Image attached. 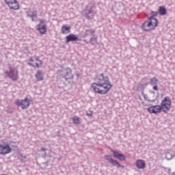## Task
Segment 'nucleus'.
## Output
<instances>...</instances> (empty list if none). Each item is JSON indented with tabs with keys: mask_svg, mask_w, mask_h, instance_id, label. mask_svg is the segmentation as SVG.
<instances>
[{
	"mask_svg": "<svg viewBox=\"0 0 175 175\" xmlns=\"http://www.w3.org/2000/svg\"><path fill=\"white\" fill-rule=\"evenodd\" d=\"M96 83H93L91 85L92 88L96 94L100 95H105L110 90H111V83L109 80V77L101 73L96 78Z\"/></svg>",
	"mask_w": 175,
	"mask_h": 175,
	"instance_id": "nucleus-1",
	"label": "nucleus"
},
{
	"mask_svg": "<svg viewBox=\"0 0 175 175\" xmlns=\"http://www.w3.org/2000/svg\"><path fill=\"white\" fill-rule=\"evenodd\" d=\"M158 25V19H151L146 21L142 25V29L146 32L155 29V27Z\"/></svg>",
	"mask_w": 175,
	"mask_h": 175,
	"instance_id": "nucleus-2",
	"label": "nucleus"
},
{
	"mask_svg": "<svg viewBox=\"0 0 175 175\" xmlns=\"http://www.w3.org/2000/svg\"><path fill=\"white\" fill-rule=\"evenodd\" d=\"M95 14H96L95 5L92 3H89L85 10V16L90 20V18H93Z\"/></svg>",
	"mask_w": 175,
	"mask_h": 175,
	"instance_id": "nucleus-3",
	"label": "nucleus"
},
{
	"mask_svg": "<svg viewBox=\"0 0 175 175\" xmlns=\"http://www.w3.org/2000/svg\"><path fill=\"white\" fill-rule=\"evenodd\" d=\"M57 74L59 77H62V79H65L66 81H68V80L70 79L72 69L69 67L62 68L61 70H57Z\"/></svg>",
	"mask_w": 175,
	"mask_h": 175,
	"instance_id": "nucleus-4",
	"label": "nucleus"
},
{
	"mask_svg": "<svg viewBox=\"0 0 175 175\" xmlns=\"http://www.w3.org/2000/svg\"><path fill=\"white\" fill-rule=\"evenodd\" d=\"M5 75H7L8 77L11 79L13 81H16L18 80V71L15 68H10V71H5Z\"/></svg>",
	"mask_w": 175,
	"mask_h": 175,
	"instance_id": "nucleus-5",
	"label": "nucleus"
},
{
	"mask_svg": "<svg viewBox=\"0 0 175 175\" xmlns=\"http://www.w3.org/2000/svg\"><path fill=\"white\" fill-rule=\"evenodd\" d=\"M15 103L16 105L21 107L23 110H25L27 107H29L30 105L29 99H28V98H25L24 100L16 99Z\"/></svg>",
	"mask_w": 175,
	"mask_h": 175,
	"instance_id": "nucleus-6",
	"label": "nucleus"
},
{
	"mask_svg": "<svg viewBox=\"0 0 175 175\" xmlns=\"http://www.w3.org/2000/svg\"><path fill=\"white\" fill-rule=\"evenodd\" d=\"M161 109H163V111H167L170 110V107L172 106V100H170V98L169 96H166L162 100L161 103Z\"/></svg>",
	"mask_w": 175,
	"mask_h": 175,
	"instance_id": "nucleus-7",
	"label": "nucleus"
},
{
	"mask_svg": "<svg viewBox=\"0 0 175 175\" xmlns=\"http://www.w3.org/2000/svg\"><path fill=\"white\" fill-rule=\"evenodd\" d=\"M104 159H105V161H107L109 163H111V165H112L113 166L124 168V165L120 164L119 162L116 160H114L111 155L105 154L104 156Z\"/></svg>",
	"mask_w": 175,
	"mask_h": 175,
	"instance_id": "nucleus-8",
	"label": "nucleus"
},
{
	"mask_svg": "<svg viewBox=\"0 0 175 175\" xmlns=\"http://www.w3.org/2000/svg\"><path fill=\"white\" fill-rule=\"evenodd\" d=\"M12 152V148L9 144H0V155H6Z\"/></svg>",
	"mask_w": 175,
	"mask_h": 175,
	"instance_id": "nucleus-9",
	"label": "nucleus"
},
{
	"mask_svg": "<svg viewBox=\"0 0 175 175\" xmlns=\"http://www.w3.org/2000/svg\"><path fill=\"white\" fill-rule=\"evenodd\" d=\"M4 1L6 5H8V8L12 10H18V9H20L17 0H4Z\"/></svg>",
	"mask_w": 175,
	"mask_h": 175,
	"instance_id": "nucleus-10",
	"label": "nucleus"
},
{
	"mask_svg": "<svg viewBox=\"0 0 175 175\" xmlns=\"http://www.w3.org/2000/svg\"><path fill=\"white\" fill-rule=\"evenodd\" d=\"M44 24V20L40 19V23L37 25V31L41 34L44 35L47 32V27Z\"/></svg>",
	"mask_w": 175,
	"mask_h": 175,
	"instance_id": "nucleus-11",
	"label": "nucleus"
},
{
	"mask_svg": "<svg viewBox=\"0 0 175 175\" xmlns=\"http://www.w3.org/2000/svg\"><path fill=\"white\" fill-rule=\"evenodd\" d=\"M161 110H163V109L160 105L151 106L148 108V111L150 114H157L158 113H161Z\"/></svg>",
	"mask_w": 175,
	"mask_h": 175,
	"instance_id": "nucleus-12",
	"label": "nucleus"
},
{
	"mask_svg": "<svg viewBox=\"0 0 175 175\" xmlns=\"http://www.w3.org/2000/svg\"><path fill=\"white\" fill-rule=\"evenodd\" d=\"M81 39L79 38V36L75 34H70L66 37V43H69V42H80Z\"/></svg>",
	"mask_w": 175,
	"mask_h": 175,
	"instance_id": "nucleus-13",
	"label": "nucleus"
},
{
	"mask_svg": "<svg viewBox=\"0 0 175 175\" xmlns=\"http://www.w3.org/2000/svg\"><path fill=\"white\" fill-rule=\"evenodd\" d=\"M135 165L138 169H144L146 167V162L142 159L137 160Z\"/></svg>",
	"mask_w": 175,
	"mask_h": 175,
	"instance_id": "nucleus-14",
	"label": "nucleus"
},
{
	"mask_svg": "<svg viewBox=\"0 0 175 175\" xmlns=\"http://www.w3.org/2000/svg\"><path fill=\"white\" fill-rule=\"evenodd\" d=\"M70 26L68 25H63L62 27V33L66 34L70 33Z\"/></svg>",
	"mask_w": 175,
	"mask_h": 175,
	"instance_id": "nucleus-15",
	"label": "nucleus"
},
{
	"mask_svg": "<svg viewBox=\"0 0 175 175\" xmlns=\"http://www.w3.org/2000/svg\"><path fill=\"white\" fill-rule=\"evenodd\" d=\"M90 44L94 45L98 43V36L96 35H93L92 37L90 39Z\"/></svg>",
	"mask_w": 175,
	"mask_h": 175,
	"instance_id": "nucleus-16",
	"label": "nucleus"
},
{
	"mask_svg": "<svg viewBox=\"0 0 175 175\" xmlns=\"http://www.w3.org/2000/svg\"><path fill=\"white\" fill-rule=\"evenodd\" d=\"M36 77L38 81H42L43 80V72L42 71H38L36 74Z\"/></svg>",
	"mask_w": 175,
	"mask_h": 175,
	"instance_id": "nucleus-17",
	"label": "nucleus"
},
{
	"mask_svg": "<svg viewBox=\"0 0 175 175\" xmlns=\"http://www.w3.org/2000/svg\"><path fill=\"white\" fill-rule=\"evenodd\" d=\"M95 30L94 29H86L85 31V36H90V35H95Z\"/></svg>",
	"mask_w": 175,
	"mask_h": 175,
	"instance_id": "nucleus-18",
	"label": "nucleus"
},
{
	"mask_svg": "<svg viewBox=\"0 0 175 175\" xmlns=\"http://www.w3.org/2000/svg\"><path fill=\"white\" fill-rule=\"evenodd\" d=\"M159 81L157 77H153L150 79V85H158Z\"/></svg>",
	"mask_w": 175,
	"mask_h": 175,
	"instance_id": "nucleus-19",
	"label": "nucleus"
},
{
	"mask_svg": "<svg viewBox=\"0 0 175 175\" xmlns=\"http://www.w3.org/2000/svg\"><path fill=\"white\" fill-rule=\"evenodd\" d=\"M32 14L31 16H30V18H31V21H35V20H36V18H38V11L36 10H33L31 12Z\"/></svg>",
	"mask_w": 175,
	"mask_h": 175,
	"instance_id": "nucleus-20",
	"label": "nucleus"
},
{
	"mask_svg": "<svg viewBox=\"0 0 175 175\" xmlns=\"http://www.w3.org/2000/svg\"><path fill=\"white\" fill-rule=\"evenodd\" d=\"M29 61H31V62H33L34 61H38L39 64L42 66L43 65V62L40 59H39V57L36 56L35 57H31L29 59Z\"/></svg>",
	"mask_w": 175,
	"mask_h": 175,
	"instance_id": "nucleus-21",
	"label": "nucleus"
},
{
	"mask_svg": "<svg viewBox=\"0 0 175 175\" xmlns=\"http://www.w3.org/2000/svg\"><path fill=\"white\" fill-rule=\"evenodd\" d=\"M158 16V12H151V16L148 17V20H157L154 17H157Z\"/></svg>",
	"mask_w": 175,
	"mask_h": 175,
	"instance_id": "nucleus-22",
	"label": "nucleus"
},
{
	"mask_svg": "<svg viewBox=\"0 0 175 175\" xmlns=\"http://www.w3.org/2000/svg\"><path fill=\"white\" fill-rule=\"evenodd\" d=\"M159 14H161V16H165V14H166V8H165V7H160Z\"/></svg>",
	"mask_w": 175,
	"mask_h": 175,
	"instance_id": "nucleus-23",
	"label": "nucleus"
},
{
	"mask_svg": "<svg viewBox=\"0 0 175 175\" xmlns=\"http://www.w3.org/2000/svg\"><path fill=\"white\" fill-rule=\"evenodd\" d=\"M72 122L74 124H76L77 125H79L80 124V118L77 116H74L72 118Z\"/></svg>",
	"mask_w": 175,
	"mask_h": 175,
	"instance_id": "nucleus-24",
	"label": "nucleus"
},
{
	"mask_svg": "<svg viewBox=\"0 0 175 175\" xmlns=\"http://www.w3.org/2000/svg\"><path fill=\"white\" fill-rule=\"evenodd\" d=\"M111 152L113 154V158H116V159H118V157L120 155H121V153L116 151V150H111Z\"/></svg>",
	"mask_w": 175,
	"mask_h": 175,
	"instance_id": "nucleus-25",
	"label": "nucleus"
},
{
	"mask_svg": "<svg viewBox=\"0 0 175 175\" xmlns=\"http://www.w3.org/2000/svg\"><path fill=\"white\" fill-rule=\"evenodd\" d=\"M111 152L113 154V158H116V159H118V157L120 155H121V153L116 151V150H111Z\"/></svg>",
	"mask_w": 175,
	"mask_h": 175,
	"instance_id": "nucleus-26",
	"label": "nucleus"
},
{
	"mask_svg": "<svg viewBox=\"0 0 175 175\" xmlns=\"http://www.w3.org/2000/svg\"><path fill=\"white\" fill-rule=\"evenodd\" d=\"M126 158V157L124 154L120 153V155L118 157V159H119L120 161H125Z\"/></svg>",
	"mask_w": 175,
	"mask_h": 175,
	"instance_id": "nucleus-27",
	"label": "nucleus"
},
{
	"mask_svg": "<svg viewBox=\"0 0 175 175\" xmlns=\"http://www.w3.org/2000/svg\"><path fill=\"white\" fill-rule=\"evenodd\" d=\"M170 155V153H167L165 154V157H166V159L169 161L170 159H172V157H169V156Z\"/></svg>",
	"mask_w": 175,
	"mask_h": 175,
	"instance_id": "nucleus-28",
	"label": "nucleus"
},
{
	"mask_svg": "<svg viewBox=\"0 0 175 175\" xmlns=\"http://www.w3.org/2000/svg\"><path fill=\"white\" fill-rule=\"evenodd\" d=\"M152 89H153L154 91H158V86H157V85H153Z\"/></svg>",
	"mask_w": 175,
	"mask_h": 175,
	"instance_id": "nucleus-29",
	"label": "nucleus"
},
{
	"mask_svg": "<svg viewBox=\"0 0 175 175\" xmlns=\"http://www.w3.org/2000/svg\"><path fill=\"white\" fill-rule=\"evenodd\" d=\"M27 64H28V65H29V66H33V68H35V66L33 65V64H32L31 62H28Z\"/></svg>",
	"mask_w": 175,
	"mask_h": 175,
	"instance_id": "nucleus-30",
	"label": "nucleus"
},
{
	"mask_svg": "<svg viewBox=\"0 0 175 175\" xmlns=\"http://www.w3.org/2000/svg\"><path fill=\"white\" fill-rule=\"evenodd\" d=\"M47 149L45 148H41V151H46Z\"/></svg>",
	"mask_w": 175,
	"mask_h": 175,
	"instance_id": "nucleus-31",
	"label": "nucleus"
},
{
	"mask_svg": "<svg viewBox=\"0 0 175 175\" xmlns=\"http://www.w3.org/2000/svg\"><path fill=\"white\" fill-rule=\"evenodd\" d=\"M36 68H40V66H39L38 63H36Z\"/></svg>",
	"mask_w": 175,
	"mask_h": 175,
	"instance_id": "nucleus-32",
	"label": "nucleus"
},
{
	"mask_svg": "<svg viewBox=\"0 0 175 175\" xmlns=\"http://www.w3.org/2000/svg\"><path fill=\"white\" fill-rule=\"evenodd\" d=\"M83 42H85V43H87V44H88V41H87V40H83Z\"/></svg>",
	"mask_w": 175,
	"mask_h": 175,
	"instance_id": "nucleus-33",
	"label": "nucleus"
},
{
	"mask_svg": "<svg viewBox=\"0 0 175 175\" xmlns=\"http://www.w3.org/2000/svg\"><path fill=\"white\" fill-rule=\"evenodd\" d=\"M31 14H29V13H27V17H31Z\"/></svg>",
	"mask_w": 175,
	"mask_h": 175,
	"instance_id": "nucleus-34",
	"label": "nucleus"
},
{
	"mask_svg": "<svg viewBox=\"0 0 175 175\" xmlns=\"http://www.w3.org/2000/svg\"><path fill=\"white\" fill-rule=\"evenodd\" d=\"M88 116H92V113H88Z\"/></svg>",
	"mask_w": 175,
	"mask_h": 175,
	"instance_id": "nucleus-35",
	"label": "nucleus"
},
{
	"mask_svg": "<svg viewBox=\"0 0 175 175\" xmlns=\"http://www.w3.org/2000/svg\"><path fill=\"white\" fill-rule=\"evenodd\" d=\"M144 98L146 99V100H148L147 99V97H146V96H144Z\"/></svg>",
	"mask_w": 175,
	"mask_h": 175,
	"instance_id": "nucleus-36",
	"label": "nucleus"
},
{
	"mask_svg": "<svg viewBox=\"0 0 175 175\" xmlns=\"http://www.w3.org/2000/svg\"><path fill=\"white\" fill-rule=\"evenodd\" d=\"M168 172H170V168H168Z\"/></svg>",
	"mask_w": 175,
	"mask_h": 175,
	"instance_id": "nucleus-37",
	"label": "nucleus"
}]
</instances>
